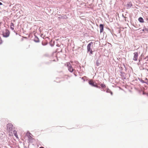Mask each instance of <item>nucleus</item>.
<instances>
[{
	"mask_svg": "<svg viewBox=\"0 0 148 148\" xmlns=\"http://www.w3.org/2000/svg\"><path fill=\"white\" fill-rule=\"evenodd\" d=\"M148 31V29L146 28H144L142 30V31L143 32L146 31Z\"/></svg>",
	"mask_w": 148,
	"mask_h": 148,
	"instance_id": "19",
	"label": "nucleus"
},
{
	"mask_svg": "<svg viewBox=\"0 0 148 148\" xmlns=\"http://www.w3.org/2000/svg\"><path fill=\"white\" fill-rule=\"evenodd\" d=\"M132 3L131 2H128L127 4L126 5V7L127 8H130L132 6Z\"/></svg>",
	"mask_w": 148,
	"mask_h": 148,
	"instance_id": "10",
	"label": "nucleus"
},
{
	"mask_svg": "<svg viewBox=\"0 0 148 148\" xmlns=\"http://www.w3.org/2000/svg\"><path fill=\"white\" fill-rule=\"evenodd\" d=\"M106 92L107 93H110L112 95H113L112 92L108 88L106 90Z\"/></svg>",
	"mask_w": 148,
	"mask_h": 148,
	"instance_id": "15",
	"label": "nucleus"
},
{
	"mask_svg": "<svg viewBox=\"0 0 148 148\" xmlns=\"http://www.w3.org/2000/svg\"><path fill=\"white\" fill-rule=\"evenodd\" d=\"M10 34V32L8 29H5L2 32V35L4 37H8L9 36Z\"/></svg>",
	"mask_w": 148,
	"mask_h": 148,
	"instance_id": "2",
	"label": "nucleus"
},
{
	"mask_svg": "<svg viewBox=\"0 0 148 148\" xmlns=\"http://www.w3.org/2000/svg\"><path fill=\"white\" fill-rule=\"evenodd\" d=\"M5 136V134L3 132H1L0 133V138L1 139H2L3 137Z\"/></svg>",
	"mask_w": 148,
	"mask_h": 148,
	"instance_id": "8",
	"label": "nucleus"
},
{
	"mask_svg": "<svg viewBox=\"0 0 148 148\" xmlns=\"http://www.w3.org/2000/svg\"><path fill=\"white\" fill-rule=\"evenodd\" d=\"M7 129L8 131L10 132H12V131H13L14 133V136L16 137L17 136V134L15 133L16 132L15 131V127L13 126V125L10 123H9L7 125Z\"/></svg>",
	"mask_w": 148,
	"mask_h": 148,
	"instance_id": "1",
	"label": "nucleus"
},
{
	"mask_svg": "<svg viewBox=\"0 0 148 148\" xmlns=\"http://www.w3.org/2000/svg\"><path fill=\"white\" fill-rule=\"evenodd\" d=\"M100 86L102 88H105L106 87V85L105 84L102 83L100 84Z\"/></svg>",
	"mask_w": 148,
	"mask_h": 148,
	"instance_id": "17",
	"label": "nucleus"
},
{
	"mask_svg": "<svg viewBox=\"0 0 148 148\" xmlns=\"http://www.w3.org/2000/svg\"><path fill=\"white\" fill-rule=\"evenodd\" d=\"M89 84L91 86L94 87L98 88H100L101 87L99 86H97L96 84H95V83L91 80H90L88 82Z\"/></svg>",
	"mask_w": 148,
	"mask_h": 148,
	"instance_id": "3",
	"label": "nucleus"
},
{
	"mask_svg": "<svg viewBox=\"0 0 148 148\" xmlns=\"http://www.w3.org/2000/svg\"><path fill=\"white\" fill-rule=\"evenodd\" d=\"M32 138L31 136H29V138Z\"/></svg>",
	"mask_w": 148,
	"mask_h": 148,
	"instance_id": "30",
	"label": "nucleus"
},
{
	"mask_svg": "<svg viewBox=\"0 0 148 148\" xmlns=\"http://www.w3.org/2000/svg\"><path fill=\"white\" fill-rule=\"evenodd\" d=\"M99 58H98L96 60V65L97 66H99L100 63V61L99 60Z\"/></svg>",
	"mask_w": 148,
	"mask_h": 148,
	"instance_id": "11",
	"label": "nucleus"
},
{
	"mask_svg": "<svg viewBox=\"0 0 148 148\" xmlns=\"http://www.w3.org/2000/svg\"><path fill=\"white\" fill-rule=\"evenodd\" d=\"M67 67L68 70L71 73H72L74 70V69L72 66L71 64L70 63L67 64Z\"/></svg>",
	"mask_w": 148,
	"mask_h": 148,
	"instance_id": "4",
	"label": "nucleus"
},
{
	"mask_svg": "<svg viewBox=\"0 0 148 148\" xmlns=\"http://www.w3.org/2000/svg\"><path fill=\"white\" fill-rule=\"evenodd\" d=\"M102 90L103 91H105V90H104V89H103Z\"/></svg>",
	"mask_w": 148,
	"mask_h": 148,
	"instance_id": "31",
	"label": "nucleus"
},
{
	"mask_svg": "<svg viewBox=\"0 0 148 148\" xmlns=\"http://www.w3.org/2000/svg\"><path fill=\"white\" fill-rule=\"evenodd\" d=\"M138 20L139 22L141 23H143L144 22V20L143 18L142 17H140L138 18Z\"/></svg>",
	"mask_w": 148,
	"mask_h": 148,
	"instance_id": "12",
	"label": "nucleus"
},
{
	"mask_svg": "<svg viewBox=\"0 0 148 148\" xmlns=\"http://www.w3.org/2000/svg\"><path fill=\"white\" fill-rule=\"evenodd\" d=\"M2 43V40H0V44H1Z\"/></svg>",
	"mask_w": 148,
	"mask_h": 148,
	"instance_id": "24",
	"label": "nucleus"
},
{
	"mask_svg": "<svg viewBox=\"0 0 148 148\" xmlns=\"http://www.w3.org/2000/svg\"><path fill=\"white\" fill-rule=\"evenodd\" d=\"M74 75H75V76H76V75L75 74H74Z\"/></svg>",
	"mask_w": 148,
	"mask_h": 148,
	"instance_id": "33",
	"label": "nucleus"
},
{
	"mask_svg": "<svg viewBox=\"0 0 148 148\" xmlns=\"http://www.w3.org/2000/svg\"><path fill=\"white\" fill-rule=\"evenodd\" d=\"M143 69H144V68H143Z\"/></svg>",
	"mask_w": 148,
	"mask_h": 148,
	"instance_id": "34",
	"label": "nucleus"
},
{
	"mask_svg": "<svg viewBox=\"0 0 148 148\" xmlns=\"http://www.w3.org/2000/svg\"><path fill=\"white\" fill-rule=\"evenodd\" d=\"M67 17L65 16H61L58 17V18L59 19H66Z\"/></svg>",
	"mask_w": 148,
	"mask_h": 148,
	"instance_id": "13",
	"label": "nucleus"
},
{
	"mask_svg": "<svg viewBox=\"0 0 148 148\" xmlns=\"http://www.w3.org/2000/svg\"><path fill=\"white\" fill-rule=\"evenodd\" d=\"M148 59V56H147L146 58H145V59Z\"/></svg>",
	"mask_w": 148,
	"mask_h": 148,
	"instance_id": "25",
	"label": "nucleus"
},
{
	"mask_svg": "<svg viewBox=\"0 0 148 148\" xmlns=\"http://www.w3.org/2000/svg\"><path fill=\"white\" fill-rule=\"evenodd\" d=\"M39 148H44L43 147H40Z\"/></svg>",
	"mask_w": 148,
	"mask_h": 148,
	"instance_id": "28",
	"label": "nucleus"
},
{
	"mask_svg": "<svg viewBox=\"0 0 148 148\" xmlns=\"http://www.w3.org/2000/svg\"><path fill=\"white\" fill-rule=\"evenodd\" d=\"M145 79L147 80V82H146L145 84H147L148 85V80L147 79V78H146Z\"/></svg>",
	"mask_w": 148,
	"mask_h": 148,
	"instance_id": "21",
	"label": "nucleus"
},
{
	"mask_svg": "<svg viewBox=\"0 0 148 148\" xmlns=\"http://www.w3.org/2000/svg\"><path fill=\"white\" fill-rule=\"evenodd\" d=\"M47 44H45V45H44V44H43V43H42V45H46Z\"/></svg>",
	"mask_w": 148,
	"mask_h": 148,
	"instance_id": "29",
	"label": "nucleus"
},
{
	"mask_svg": "<svg viewBox=\"0 0 148 148\" xmlns=\"http://www.w3.org/2000/svg\"><path fill=\"white\" fill-rule=\"evenodd\" d=\"M138 79L140 82L143 83H145L146 82H145V81L143 80L141 78H138Z\"/></svg>",
	"mask_w": 148,
	"mask_h": 148,
	"instance_id": "16",
	"label": "nucleus"
},
{
	"mask_svg": "<svg viewBox=\"0 0 148 148\" xmlns=\"http://www.w3.org/2000/svg\"><path fill=\"white\" fill-rule=\"evenodd\" d=\"M14 24L13 23H11L10 26V29L12 30H14Z\"/></svg>",
	"mask_w": 148,
	"mask_h": 148,
	"instance_id": "14",
	"label": "nucleus"
},
{
	"mask_svg": "<svg viewBox=\"0 0 148 148\" xmlns=\"http://www.w3.org/2000/svg\"><path fill=\"white\" fill-rule=\"evenodd\" d=\"M134 56L133 60L134 61H137L138 56V52H135L134 53Z\"/></svg>",
	"mask_w": 148,
	"mask_h": 148,
	"instance_id": "6",
	"label": "nucleus"
},
{
	"mask_svg": "<svg viewBox=\"0 0 148 148\" xmlns=\"http://www.w3.org/2000/svg\"><path fill=\"white\" fill-rule=\"evenodd\" d=\"M82 79H83V80H84V81H85V79H84V77H82Z\"/></svg>",
	"mask_w": 148,
	"mask_h": 148,
	"instance_id": "23",
	"label": "nucleus"
},
{
	"mask_svg": "<svg viewBox=\"0 0 148 148\" xmlns=\"http://www.w3.org/2000/svg\"><path fill=\"white\" fill-rule=\"evenodd\" d=\"M147 95L148 97V93H147L146 94Z\"/></svg>",
	"mask_w": 148,
	"mask_h": 148,
	"instance_id": "32",
	"label": "nucleus"
},
{
	"mask_svg": "<svg viewBox=\"0 0 148 148\" xmlns=\"http://www.w3.org/2000/svg\"><path fill=\"white\" fill-rule=\"evenodd\" d=\"M2 4H3L1 2H0V5H1Z\"/></svg>",
	"mask_w": 148,
	"mask_h": 148,
	"instance_id": "26",
	"label": "nucleus"
},
{
	"mask_svg": "<svg viewBox=\"0 0 148 148\" xmlns=\"http://www.w3.org/2000/svg\"><path fill=\"white\" fill-rule=\"evenodd\" d=\"M99 28L100 29V32L101 33L103 31L104 25L103 24H100L99 25Z\"/></svg>",
	"mask_w": 148,
	"mask_h": 148,
	"instance_id": "7",
	"label": "nucleus"
},
{
	"mask_svg": "<svg viewBox=\"0 0 148 148\" xmlns=\"http://www.w3.org/2000/svg\"><path fill=\"white\" fill-rule=\"evenodd\" d=\"M34 40L36 42H39V40L38 38L36 36H35Z\"/></svg>",
	"mask_w": 148,
	"mask_h": 148,
	"instance_id": "9",
	"label": "nucleus"
},
{
	"mask_svg": "<svg viewBox=\"0 0 148 148\" xmlns=\"http://www.w3.org/2000/svg\"><path fill=\"white\" fill-rule=\"evenodd\" d=\"M87 52L88 53V52H90V55L91 54H92L93 53V51H92V50H90V51H87Z\"/></svg>",
	"mask_w": 148,
	"mask_h": 148,
	"instance_id": "18",
	"label": "nucleus"
},
{
	"mask_svg": "<svg viewBox=\"0 0 148 148\" xmlns=\"http://www.w3.org/2000/svg\"><path fill=\"white\" fill-rule=\"evenodd\" d=\"M93 42H92L89 43L87 46V51H89L90 50H92L91 47H93Z\"/></svg>",
	"mask_w": 148,
	"mask_h": 148,
	"instance_id": "5",
	"label": "nucleus"
},
{
	"mask_svg": "<svg viewBox=\"0 0 148 148\" xmlns=\"http://www.w3.org/2000/svg\"><path fill=\"white\" fill-rule=\"evenodd\" d=\"M52 40H51L50 42V45L51 46V47H53V46L54 45L53 44H52Z\"/></svg>",
	"mask_w": 148,
	"mask_h": 148,
	"instance_id": "20",
	"label": "nucleus"
},
{
	"mask_svg": "<svg viewBox=\"0 0 148 148\" xmlns=\"http://www.w3.org/2000/svg\"><path fill=\"white\" fill-rule=\"evenodd\" d=\"M147 94V93H145V92H143V95H144V94H146H146Z\"/></svg>",
	"mask_w": 148,
	"mask_h": 148,
	"instance_id": "27",
	"label": "nucleus"
},
{
	"mask_svg": "<svg viewBox=\"0 0 148 148\" xmlns=\"http://www.w3.org/2000/svg\"><path fill=\"white\" fill-rule=\"evenodd\" d=\"M122 17H123L124 18H125V20H126V18H127V17H125V16H124V15H123V14H122Z\"/></svg>",
	"mask_w": 148,
	"mask_h": 148,
	"instance_id": "22",
	"label": "nucleus"
}]
</instances>
